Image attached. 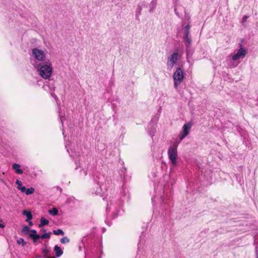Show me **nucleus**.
<instances>
[{"label": "nucleus", "instance_id": "22", "mask_svg": "<svg viewBox=\"0 0 258 258\" xmlns=\"http://www.w3.org/2000/svg\"><path fill=\"white\" fill-rule=\"evenodd\" d=\"M184 36H190V30H184Z\"/></svg>", "mask_w": 258, "mask_h": 258}, {"label": "nucleus", "instance_id": "6", "mask_svg": "<svg viewBox=\"0 0 258 258\" xmlns=\"http://www.w3.org/2000/svg\"><path fill=\"white\" fill-rule=\"evenodd\" d=\"M179 56L177 52H174L172 54L168 59V64L170 65L171 67H173L176 63V61L179 59Z\"/></svg>", "mask_w": 258, "mask_h": 258}, {"label": "nucleus", "instance_id": "3", "mask_svg": "<svg viewBox=\"0 0 258 258\" xmlns=\"http://www.w3.org/2000/svg\"><path fill=\"white\" fill-rule=\"evenodd\" d=\"M184 77V73L182 70L180 68H177L173 75L174 86L175 88H177L178 86L183 81Z\"/></svg>", "mask_w": 258, "mask_h": 258}, {"label": "nucleus", "instance_id": "5", "mask_svg": "<svg viewBox=\"0 0 258 258\" xmlns=\"http://www.w3.org/2000/svg\"><path fill=\"white\" fill-rule=\"evenodd\" d=\"M32 54L36 59L39 61L44 60L45 59V54L43 51L37 48L32 49Z\"/></svg>", "mask_w": 258, "mask_h": 258}, {"label": "nucleus", "instance_id": "24", "mask_svg": "<svg viewBox=\"0 0 258 258\" xmlns=\"http://www.w3.org/2000/svg\"><path fill=\"white\" fill-rule=\"evenodd\" d=\"M190 25H187L185 27V30H190Z\"/></svg>", "mask_w": 258, "mask_h": 258}, {"label": "nucleus", "instance_id": "2", "mask_svg": "<svg viewBox=\"0 0 258 258\" xmlns=\"http://www.w3.org/2000/svg\"><path fill=\"white\" fill-rule=\"evenodd\" d=\"M39 75L44 79H48L52 72V68L50 64H43L40 66Z\"/></svg>", "mask_w": 258, "mask_h": 258}, {"label": "nucleus", "instance_id": "9", "mask_svg": "<svg viewBox=\"0 0 258 258\" xmlns=\"http://www.w3.org/2000/svg\"><path fill=\"white\" fill-rule=\"evenodd\" d=\"M12 168L17 174H21L23 173V170L20 169V165L17 163H14L12 165Z\"/></svg>", "mask_w": 258, "mask_h": 258}, {"label": "nucleus", "instance_id": "4", "mask_svg": "<svg viewBox=\"0 0 258 258\" xmlns=\"http://www.w3.org/2000/svg\"><path fill=\"white\" fill-rule=\"evenodd\" d=\"M247 53L246 50L242 47V44H240V48L238 50L237 52L232 56V59L236 60L240 58H244Z\"/></svg>", "mask_w": 258, "mask_h": 258}, {"label": "nucleus", "instance_id": "23", "mask_svg": "<svg viewBox=\"0 0 258 258\" xmlns=\"http://www.w3.org/2000/svg\"><path fill=\"white\" fill-rule=\"evenodd\" d=\"M247 18H248L247 16H243V18H242V23H243L245 22H246L247 19Z\"/></svg>", "mask_w": 258, "mask_h": 258}, {"label": "nucleus", "instance_id": "16", "mask_svg": "<svg viewBox=\"0 0 258 258\" xmlns=\"http://www.w3.org/2000/svg\"><path fill=\"white\" fill-rule=\"evenodd\" d=\"M34 191L35 189L33 187H30L27 189H26V188L25 187V191H24V192L26 195H29L33 194L34 192Z\"/></svg>", "mask_w": 258, "mask_h": 258}, {"label": "nucleus", "instance_id": "17", "mask_svg": "<svg viewBox=\"0 0 258 258\" xmlns=\"http://www.w3.org/2000/svg\"><path fill=\"white\" fill-rule=\"evenodd\" d=\"M53 233L56 235H63L64 234L63 231L60 229H58L57 230H53Z\"/></svg>", "mask_w": 258, "mask_h": 258}, {"label": "nucleus", "instance_id": "25", "mask_svg": "<svg viewBox=\"0 0 258 258\" xmlns=\"http://www.w3.org/2000/svg\"><path fill=\"white\" fill-rule=\"evenodd\" d=\"M56 189H57V190H59V191H60V192H61L62 191V188H60L59 186H56Z\"/></svg>", "mask_w": 258, "mask_h": 258}, {"label": "nucleus", "instance_id": "28", "mask_svg": "<svg viewBox=\"0 0 258 258\" xmlns=\"http://www.w3.org/2000/svg\"><path fill=\"white\" fill-rule=\"evenodd\" d=\"M43 252L44 253H47V249H44V250H43Z\"/></svg>", "mask_w": 258, "mask_h": 258}, {"label": "nucleus", "instance_id": "27", "mask_svg": "<svg viewBox=\"0 0 258 258\" xmlns=\"http://www.w3.org/2000/svg\"><path fill=\"white\" fill-rule=\"evenodd\" d=\"M29 222V224L30 226H32L33 225V223L32 221H28Z\"/></svg>", "mask_w": 258, "mask_h": 258}, {"label": "nucleus", "instance_id": "11", "mask_svg": "<svg viewBox=\"0 0 258 258\" xmlns=\"http://www.w3.org/2000/svg\"><path fill=\"white\" fill-rule=\"evenodd\" d=\"M23 214L26 216L27 220H26L27 222H28L29 220L32 219V214L31 212L27 210H24L23 211Z\"/></svg>", "mask_w": 258, "mask_h": 258}, {"label": "nucleus", "instance_id": "21", "mask_svg": "<svg viewBox=\"0 0 258 258\" xmlns=\"http://www.w3.org/2000/svg\"><path fill=\"white\" fill-rule=\"evenodd\" d=\"M17 243L18 244H20L22 243L23 246H24L26 244V242L24 241V239L20 238L18 241Z\"/></svg>", "mask_w": 258, "mask_h": 258}, {"label": "nucleus", "instance_id": "15", "mask_svg": "<svg viewBox=\"0 0 258 258\" xmlns=\"http://www.w3.org/2000/svg\"><path fill=\"white\" fill-rule=\"evenodd\" d=\"M184 39L185 41H186V42L187 43L186 44V47H189L191 43V39L190 38V36H184Z\"/></svg>", "mask_w": 258, "mask_h": 258}, {"label": "nucleus", "instance_id": "10", "mask_svg": "<svg viewBox=\"0 0 258 258\" xmlns=\"http://www.w3.org/2000/svg\"><path fill=\"white\" fill-rule=\"evenodd\" d=\"M16 184L18 185L17 188L20 190L22 192H24L25 191V186H22V182L19 179H17L16 181Z\"/></svg>", "mask_w": 258, "mask_h": 258}, {"label": "nucleus", "instance_id": "12", "mask_svg": "<svg viewBox=\"0 0 258 258\" xmlns=\"http://www.w3.org/2000/svg\"><path fill=\"white\" fill-rule=\"evenodd\" d=\"M54 250L55 252V255L57 257L60 256L62 255L63 251L59 246L55 245L54 247Z\"/></svg>", "mask_w": 258, "mask_h": 258}, {"label": "nucleus", "instance_id": "20", "mask_svg": "<svg viewBox=\"0 0 258 258\" xmlns=\"http://www.w3.org/2000/svg\"><path fill=\"white\" fill-rule=\"evenodd\" d=\"M60 242L62 243H68L70 242V239L67 237H63L60 239Z\"/></svg>", "mask_w": 258, "mask_h": 258}, {"label": "nucleus", "instance_id": "19", "mask_svg": "<svg viewBox=\"0 0 258 258\" xmlns=\"http://www.w3.org/2000/svg\"><path fill=\"white\" fill-rule=\"evenodd\" d=\"M51 232L45 233L40 236V238L49 239L50 237Z\"/></svg>", "mask_w": 258, "mask_h": 258}, {"label": "nucleus", "instance_id": "18", "mask_svg": "<svg viewBox=\"0 0 258 258\" xmlns=\"http://www.w3.org/2000/svg\"><path fill=\"white\" fill-rule=\"evenodd\" d=\"M30 231V228L27 226H25L22 229V233L24 234H27Z\"/></svg>", "mask_w": 258, "mask_h": 258}, {"label": "nucleus", "instance_id": "13", "mask_svg": "<svg viewBox=\"0 0 258 258\" xmlns=\"http://www.w3.org/2000/svg\"><path fill=\"white\" fill-rule=\"evenodd\" d=\"M49 223L48 220L45 219L44 218L42 217L40 219V223L39 224L38 227L41 228L44 226L47 225Z\"/></svg>", "mask_w": 258, "mask_h": 258}, {"label": "nucleus", "instance_id": "8", "mask_svg": "<svg viewBox=\"0 0 258 258\" xmlns=\"http://www.w3.org/2000/svg\"><path fill=\"white\" fill-rule=\"evenodd\" d=\"M30 231L31 233L29 234V237L33 239L34 242H36L39 238H40V236L37 234L36 230H30Z\"/></svg>", "mask_w": 258, "mask_h": 258}, {"label": "nucleus", "instance_id": "29", "mask_svg": "<svg viewBox=\"0 0 258 258\" xmlns=\"http://www.w3.org/2000/svg\"><path fill=\"white\" fill-rule=\"evenodd\" d=\"M49 258H55V257H49Z\"/></svg>", "mask_w": 258, "mask_h": 258}, {"label": "nucleus", "instance_id": "26", "mask_svg": "<svg viewBox=\"0 0 258 258\" xmlns=\"http://www.w3.org/2000/svg\"><path fill=\"white\" fill-rule=\"evenodd\" d=\"M4 224L0 223V228H4Z\"/></svg>", "mask_w": 258, "mask_h": 258}, {"label": "nucleus", "instance_id": "1", "mask_svg": "<svg viewBox=\"0 0 258 258\" xmlns=\"http://www.w3.org/2000/svg\"><path fill=\"white\" fill-rule=\"evenodd\" d=\"M177 144L176 143H174L172 146L169 147L168 150L169 159L171 161L172 165L174 166H176L177 165Z\"/></svg>", "mask_w": 258, "mask_h": 258}, {"label": "nucleus", "instance_id": "14", "mask_svg": "<svg viewBox=\"0 0 258 258\" xmlns=\"http://www.w3.org/2000/svg\"><path fill=\"white\" fill-rule=\"evenodd\" d=\"M48 213L52 216H55L58 214V210L56 208H53L48 211Z\"/></svg>", "mask_w": 258, "mask_h": 258}, {"label": "nucleus", "instance_id": "7", "mask_svg": "<svg viewBox=\"0 0 258 258\" xmlns=\"http://www.w3.org/2000/svg\"><path fill=\"white\" fill-rule=\"evenodd\" d=\"M191 127V123L188 122L184 124L183 126V133L179 138L180 141L182 140L189 133V131Z\"/></svg>", "mask_w": 258, "mask_h": 258}]
</instances>
